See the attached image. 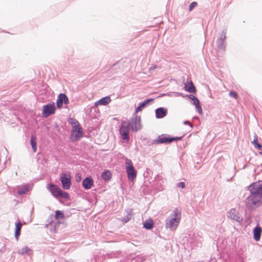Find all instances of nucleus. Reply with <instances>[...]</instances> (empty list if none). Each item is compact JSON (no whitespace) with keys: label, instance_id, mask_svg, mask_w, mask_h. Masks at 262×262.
<instances>
[{"label":"nucleus","instance_id":"nucleus-2","mask_svg":"<svg viewBox=\"0 0 262 262\" xmlns=\"http://www.w3.org/2000/svg\"><path fill=\"white\" fill-rule=\"evenodd\" d=\"M181 218V210L178 208H175L170 214L169 219L166 220L165 228L175 230L180 223Z\"/></svg>","mask_w":262,"mask_h":262},{"label":"nucleus","instance_id":"nucleus-13","mask_svg":"<svg viewBox=\"0 0 262 262\" xmlns=\"http://www.w3.org/2000/svg\"><path fill=\"white\" fill-rule=\"evenodd\" d=\"M156 117L158 119H161L165 117L167 114V110L164 107H159L155 111Z\"/></svg>","mask_w":262,"mask_h":262},{"label":"nucleus","instance_id":"nucleus-20","mask_svg":"<svg viewBox=\"0 0 262 262\" xmlns=\"http://www.w3.org/2000/svg\"><path fill=\"white\" fill-rule=\"evenodd\" d=\"M101 177L104 181H108L111 178L112 174L109 170H105L102 173Z\"/></svg>","mask_w":262,"mask_h":262},{"label":"nucleus","instance_id":"nucleus-41","mask_svg":"<svg viewBox=\"0 0 262 262\" xmlns=\"http://www.w3.org/2000/svg\"><path fill=\"white\" fill-rule=\"evenodd\" d=\"M76 181L77 182L80 181L81 180V177L80 176H76Z\"/></svg>","mask_w":262,"mask_h":262},{"label":"nucleus","instance_id":"nucleus-36","mask_svg":"<svg viewBox=\"0 0 262 262\" xmlns=\"http://www.w3.org/2000/svg\"><path fill=\"white\" fill-rule=\"evenodd\" d=\"M197 109V111L199 114H201L202 113V109L201 106L200 105V102L198 104H195L194 105Z\"/></svg>","mask_w":262,"mask_h":262},{"label":"nucleus","instance_id":"nucleus-1","mask_svg":"<svg viewBox=\"0 0 262 262\" xmlns=\"http://www.w3.org/2000/svg\"><path fill=\"white\" fill-rule=\"evenodd\" d=\"M250 195L247 198V206L249 207H258L262 204V181L253 183L248 187Z\"/></svg>","mask_w":262,"mask_h":262},{"label":"nucleus","instance_id":"nucleus-40","mask_svg":"<svg viewBox=\"0 0 262 262\" xmlns=\"http://www.w3.org/2000/svg\"><path fill=\"white\" fill-rule=\"evenodd\" d=\"M184 124H185V125H189L191 127V128H192L193 127V125L189 121H184L183 122Z\"/></svg>","mask_w":262,"mask_h":262},{"label":"nucleus","instance_id":"nucleus-9","mask_svg":"<svg viewBox=\"0 0 262 262\" xmlns=\"http://www.w3.org/2000/svg\"><path fill=\"white\" fill-rule=\"evenodd\" d=\"M69 100L67 96L65 94L60 93L58 95L57 99V107L60 108L62 107L63 104H68Z\"/></svg>","mask_w":262,"mask_h":262},{"label":"nucleus","instance_id":"nucleus-16","mask_svg":"<svg viewBox=\"0 0 262 262\" xmlns=\"http://www.w3.org/2000/svg\"><path fill=\"white\" fill-rule=\"evenodd\" d=\"M154 100V99L149 98L140 102L138 106L136 108L135 114L141 111L144 107H145L150 102Z\"/></svg>","mask_w":262,"mask_h":262},{"label":"nucleus","instance_id":"nucleus-38","mask_svg":"<svg viewBox=\"0 0 262 262\" xmlns=\"http://www.w3.org/2000/svg\"><path fill=\"white\" fill-rule=\"evenodd\" d=\"M183 136H182V137H171V142L174 141H179V140H181L182 138H183Z\"/></svg>","mask_w":262,"mask_h":262},{"label":"nucleus","instance_id":"nucleus-24","mask_svg":"<svg viewBox=\"0 0 262 262\" xmlns=\"http://www.w3.org/2000/svg\"><path fill=\"white\" fill-rule=\"evenodd\" d=\"M254 137L255 138L252 142V144L256 148L262 151V145L258 143L257 136H255Z\"/></svg>","mask_w":262,"mask_h":262},{"label":"nucleus","instance_id":"nucleus-11","mask_svg":"<svg viewBox=\"0 0 262 262\" xmlns=\"http://www.w3.org/2000/svg\"><path fill=\"white\" fill-rule=\"evenodd\" d=\"M48 190L55 197L59 196V193L61 192V189L57 185L53 184H50L47 186Z\"/></svg>","mask_w":262,"mask_h":262},{"label":"nucleus","instance_id":"nucleus-33","mask_svg":"<svg viewBox=\"0 0 262 262\" xmlns=\"http://www.w3.org/2000/svg\"><path fill=\"white\" fill-rule=\"evenodd\" d=\"M226 38V30H223L220 35V38L219 39H222L223 40L225 41Z\"/></svg>","mask_w":262,"mask_h":262},{"label":"nucleus","instance_id":"nucleus-8","mask_svg":"<svg viewBox=\"0 0 262 262\" xmlns=\"http://www.w3.org/2000/svg\"><path fill=\"white\" fill-rule=\"evenodd\" d=\"M228 217L230 219L241 223L243 221V217L239 215V212L235 209H230L228 214Z\"/></svg>","mask_w":262,"mask_h":262},{"label":"nucleus","instance_id":"nucleus-14","mask_svg":"<svg viewBox=\"0 0 262 262\" xmlns=\"http://www.w3.org/2000/svg\"><path fill=\"white\" fill-rule=\"evenodd\" d=\"M127 178L129 180H133L137 176V172L134 167H130L126 169Z\"/></svg>","mask_w":262,"mask_h":262},{"label":"nucleus","instance_id":"nucleus-26","mask_svg":"<svg viewBox=\"0 0 262 262\" xmlns=\"http://www.w3.org/2000/svg\"><path fill=\"white\" fill-rule=\"evenodd\" d=\"M29 190V188L28 186H25L19 189L17 191V193L19 195H23L26 194Z\"/></svg>","mask_w":262,"mask_h":262},{"label":"nucleus","instance_id":"nucleus-28","mask_svg":"<svg viewBox=\"0 0 262 262\" xmlns=\"http://www.w3.org/2000/svg\"><path fill=\"white\" fill-rule=\"evenodd\" d=\"M131 210H130L126 214L125 217H124L122 220V221L125 223L128 222L132 218V214H131Z\"/></svg>","mask_w":262,"mask_h":262},{"label":"nucleus","instance_id":"nucleus-22","mask_svg":"<svg viewBox=\"0 0 262 262\" xmlns=\"http://www.w3.org/2000/svg\"><path fill=\"white\" fill-rule=\"evenodd\" d=\"M217 47L221 50L224 51L225 50L226 46L225 45V41L223 40L222 39H217L216 40Z\"/></svg>","mask_w":262,"mask_h":262},{"label":"nucleus","instance_id":"nucleus-30","mask_svg":"<svg viewBox=\"0 0 262 262\" xmlns=\"http://www.w3.org/2000/svg\"><path fill=\"white\" fill-rule=\"evenodd\" d=\"M189 98L193 101V105H195V104H198V103L200 102L199 99L195 96L192 95H189Z\"/></svg>","mask_w":262,"mask_h":262},{"label":"nucleus","instance_id":"nucleus-7","mask_svg":"<svg viewBox=\"0 0 262 262\" xmlns=\"http://www.w3.org/2000/svg\"><path fill=\"white\" fill-rule=\"evenodd\" d=\"M129 124L126 121L123 122L120 128V133L124 140L128 141L129 139Z\"/></svg>","mask_w":262,"mask_h":262},{"label":"nucleus","instance_id":"nucleus-21","mask_svg":"<svg viewBox=\"0 0 262 262\" xmlns=\"http://www.w3.org/2000/svg\"><path fill=\"white\" fill-rule=\"evenodd\" d=\"M185 88L189 93H195V88L191 81H190L189 85H185Z\"/></svg>","mask_w":262,"mask_h":262},{"label":"nucleus","instance_id":"nucleus-27","mask_svg":"<svg viewBox=\"0 0 262 262\" xmlns=\"http://www.w3.org/2000/svg\"><path fill=\"white\" fill-rule=\"evenodd\" d=\"M55 217L56 219H63L64 217V215L61 211L56 210Z\"/></svg>","mask_w":262,"mask_h":262},{"label":"nucleus","instance_id":"nucleus-42","mask_svg":"<svg viewBox=\"0 0 262 262\" xmlns=\"http://www.w3.org/2000/svg\"><path fill=\"white\" fill-rule=\"evenodd\" d=\"M257 169H259V170H262V165L261 166H258Z\"/></svg>","mask_w":262,"mask_h":262},{"label":"nucleus","instance_id":"nucleus-34","mask_svg":"<svg viewBox=\"0 0 262 262\" xmlns=\"http://www.w3.org/2000/svg\"><path fill=\"white\" fill-rule=\"evenodd\" d=\"M229 96L231 97L234 98L235 99H237L238 98V94L235 91H231L229 93Z\"/></svg>","mask_w":262,"mask_h":262},{"label":"nucleus","instance_id":"nucleus-37","mask_svg":"<svg viewBox=\"0 0 262 262\" xmlns=\"http://www.w3.org/2000/svg\"><path fill=\"white\" fill-rule=\"evenodd\" d=\"M118 67H119V63L117 62L114 64L110 70V71L113 72L114 70L117 69Z\"/></svg>","mask_w":262,"mask_h":262},{"label":"nucleus","instance_id":"nucleus-17","mask_svg":"<svg viewBox=\"0 0 262 262\" xmlns=\"http://www.w3.org/2000/svg\"><path fill=\"white\" fill-rule=\"evenodd\" d=\"M22 225V223L19 220L17 223H15V237L17 240H18V237L20 234Z\"/></svg>","mask_w":262,"mask_h":262},{"label":"nucleus","instance_id":"nucleus-4","mask_svg":"<svg viewBox=\"0 0 262 262\" xmlns=\"http://www.w3.org/2000/svg\"><path fill=\"white\" fill-rule=\"evenodd\" d=\"M83 133L82 127L80 126V124H78L77 126L73 125L72 126L71 138L73 140L76 141L81 138L83 136Z\"/></svg>","mask_w":262,"mask_h":262},{"label":"nucleus","instance_id":"nucleus-12","mask_svg":"<svg viewBox=\"0 0 262 262\" xmlns=\"http://www.w3.org/2000/svg\"><path fill=\"white\" fill-rule=\"evenodd\" d=\"M94 182L91 177H88L85 178L82 183L83 187L86 190H88L91 188Z\"/></svg>","mask_w":262,"mask_h":262},{"label":"nucleus","instance_id":"nucleus-43","mask_svg":"<svg viewBox=\"0 0 262 262\" xmlns=\"http://www.w3.org/2000/svg\"><path fill=\"white\" fill-rule=\"evenodd\" d=\"M259 154H260V155H262V150H261V151H260V152H259Z\"/></svg>","mask_w":262,"mask_h":262},{"label":"nucleus","instance_id":"nucleus-25","mask_svg":"<svg viewBox=\"0 0 262 262\" xmlns=\"http://www.w3.org/2000/svg\"><path fill=\"white\" fill-rule=\"evenodd\" d=\"M31 251V249L28 247H25L18 251V254L19 255H24L25 254H29V252Z\"/></svg>","mask_w":262,"mask_h":262},{"label":"nucleus","instance_id":"nucleus-5","mask_svg":"<svg viewBox=\"0 0 262 262\" xmlns=\"http://www.w3.org/2000/svg\"><path fill=\"white\" fill-rule=\"evenodd\" d=\"M60 180L61 181L62 187L65 190L70 188L71 185V177L70 174L66 173H62L60 174Z\"/></svg>","mask_w":262,"mask_h":262},{"label":"nucleus","instance_id":"nucleus-39","mask_svg":"<svg viewBox=\"0 0 262 262\" xmlns=\"http://www.w3.org/2000/svg\"><path fill=\"white\" fill-rule=\"evenodd\" d=\"M178 187L181 188H184L185 187V184L184 182H180L177 184Z\"/></svg>","mask_w":262,"mask_h":262},{"label":"nucleus","instance_id":"nucleus-15","mask_svg":"<svg viewBox=\"0 0 262 262\" xmlns=\"http://www.w3.org/2000/svg\"><path fill=\"white\" fill-rule=\"evenodd\" d=\"M253 232L254 239L256 242L259 241L260 238L261 234L262 232L261 228L258 225H257L254 228Z\"/></svg>","mask_w":262,"mask_h":262},{"label":"nucleus","instance_id":"nucleus-18","mask_svg":"<svg viewBox=\"0 0 262 262\" xmlns=\"http://www.w3.org/2000/svg\"><path fill=\"white\" fill-rule=\"evenodd\" d=\"M111 101V98L110 96H106L105 97H103L95 103L96 105H105L107 104L108 103H110Z\"/></svg>","mask_w":262,"mask_h":262},{"label":"nucleus","instance_id":"nucleus-23","mask_svg":"<svg viewBox=\"0 0 262 262\" xmlns=\"http://www.w3.org/2000/svg\"><path fill=\"white\" fill-rule=\"evenodd\" d=\"M36 140V137L32 135L31 137V145L34 152H36L37 150Z\"/></svg>","mask_w":262,"mask_h":262},{"label":"nucleus","instance_id":"nucleus-3","mask_svg":"<svg viewBox=\"0 0 262 262\" xmlns=\"http://www.w3.org/2000/svg\"><path fill=\"white\" fill-rule=\"evenodd\" d=\"M56 110L55 103L52 102L46 105L43 106L42 109V116L45 118L48 117L49 116L54 114Z\"/></svg>","mask_w":262,"mask_h":262},{"label":"nucleus","instance_id":"nucleus-35","mask_svg":"<svg viewBox=\"0 0 262 262\" xmlns=\"http://www.w3.org/2000/svg\"><path fill=\"white\" fill-rule=\"evenodd\" d=\"M198 5V4L195 2H192L189 6V11H191L195 7H196Z\"/></svg>","mask_w":262,"mask_h":262},{"label":"nucleus","instance_id":"nucleus-31","mask_svg":"<svg viewBox=\"0 0 262 262\" xmlns=\"http://www.w3.org/2000/svg\"><path fill=\"white\" fill-rule=\"evenodd\" d=\"M125 165H126V169L128 168L129 167H134L133 165L132 161L130 159H126L125 161Z\"/></svg>","mask_w":262,"mask_h":262},{"label":"nucleus","instance_id":"nucleus-32","mask_svg":"<svg viewBox=\"0 0 262 262\" xmlns=\"http://www.w3.org/2000/svg\"><path fill=\"white\" fill-rule=\"evenodd\" d=\"M68 121L70 123H71L73 126L78 125V124H79L78 121L75 120V119L70 118L69 119Z\"/></svg>","mask_w":262,"mask_h":262},{"label":"nucleus","instance_id":"nucleus-6","mask_svg":"<svg viewBox=\"0 0 262 262\" xmlns=\"http://www.w3.org/2000/svg\"><path fill=\"white\" fill-rule=\"evenodd\" d=\"M141 117L138 116H136L135 118L130 119L129 122V127L133 132H135L141 128V125L140 124Z\"/></svg>","mask_w":262,"mask_h":262},{"label":"nucleus","instance_id":"nucleus-29","mask_svg":"<svg viewBox=\"0 0 262 262\" xmlns=\"http://www.w3.org/2000/svg\"><path fill=\"white\" fill-rule=\"evenodd\" d=\"M59 196L64 199H69L70 198L69 194L62 190H61V192L59 193Z\"/></svg>","mask_w":262,"mask_h":262},{"label":"nucleus","instance_id":"nucleus-10","mask_svg":"<svg viewBox=\"0 0 262 262\" xmlns=\"http://www.w3.org/2000/svg\"><path fill=\"white\" fill-rule=\"evenodd\" d=\"M154 143L159 144L170 143H171V137L169 135L162 134L159 136L158 139L154 141Z\"/></svg>","mask_w":262,"mask_h":262},{"label":"nucleus","instance_id":"nucleus-19","mask_svg":"<svg viewBox=\"0 0 262 262\" xmlns=\"http://www.w3.org/2000/svg\"><path fill=\"white\" fill-rule=\"evenodd\" d=\"M143 227L144 228L150 230L154 227V222L151 219L145 221L143 223Z\"/></svg>","mask_w":262,"mask_h":262}]
</instances>
